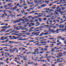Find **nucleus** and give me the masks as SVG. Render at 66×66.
<instances>
[{
  "instance_id": "nucleus-60",
  "label": "nucleus",
  "mask_w": 66,
  "mask_h": 66,
  "mask_svg": "<svg viewBox=\"0 0 66 66\" xmlns=\"http://www.w3.org/2000/svg\"><path fill=\"white\" fill-rule=\"evenodd\" d=\"M29 42H34V41L33 40H30V41H29Z\"/></svg>"
},
{
  "instance_id": "nucleus-34",
  "label": "nucleus",
  "mask_w": 66,
  "mask_h": 66,
  "mask_svg": "<svg viewBox=\"0 0 66 66\" xmlns=\"http://www.w3.org/2000/svg\"><path fill=\"white\" fill-rule=\"evenodd\" d=\"M57 55H58V56H63V55H60V54H58Z\"/></svg>"
},
{
  "instance_id": "nucleus-22",
  "label": "nucleus",
  "mask_w": 66,
  "mask_h": 66,
  "mask_svg": "<svg viewBox=\"0 0 66 66\" xmlns=\"http://www.w3.org/2000/svg\"><path fill=\"white\" fill-rule=\"evenodd\" d=\"M1 32H5V31H6V30L5 29H1Z\"/></svg>"
},
{
  "instance_id": "nucleus-42",
  "label": "nucleus",
  "mask_w": 66,
  "mask_h": 66,
  "mask_svg": "<svg viewBox=\"0 0 66 66\" xmlns=\"http://www.w3.org/2000/svg\"><path fill=\"white\" fill-rule=\"evenodd\" d=\"M52 32L53 33H54V32H56V31H55V30H52Z\"/></svg>"
},
{
  "instance_id": "nucleus-46",
  "label": "nucleus",
  "mask_w": 66,
  "mask_h": 66,
  "mask_svg": "<svg viewBox=\"0 0 66 66\" xmlns=\"http://www.w3.org/2000/svg\"><path fill=\"white\" fill-rule=\"evenodd\" d=\"M32 16H28V17H27V18H31V17H32Z\"/></svg>"
},
{
  "instance_id": "nucleus-18",
  "label": "nucleus",
  "mask_w": 66,
  "mask_h": 66,
  "mask_svg": "<svg viewBox=\"0 0 66 66\" xmlns=\"http://www.w3.org/2000/svg\"><path fill=\"white\" fill-rule=\"evenodd\" d=\"M57 43H59L60 44H62V43L60 42V40H57Z\"/></svg>"
},
{
  "instance_id": "nucleus-36",
  "label": "nucleus",
  "mask_w": 66,
  "mask_h": 66,
  "mask_svg": "<svg viewBox=\"0 0 66 66\" xmlns=\"http://www.w3.org/2000/svg\"><path fill=\"white\" fill-rule=\"evenodd\" d=\"M7 5H6L4 6V8H7Z\"/></svg>"
},
{
  "instance_id": "nucleus-30",
  "label": "nucleus",
  "mask_w": 66,
  "mask_h": 66,
  "mask_svg": "<svg viewBox=\"0 0 66 66\" xmlns=\"http://www.w3.org/2000/svg\"><path fill=\"white\" fill-rule=\"evenodd\" d=\"M45 3H49V1H45Z\"/></svg>"
},
{
  "instance_id": "nucleus-63",
  "label": "nucleus",
  "mask_w": 66,
  "mask_h": 66,
  "mask_svg": "<svg viewBox=\"0 0 66 66\" xmlns=\"http://www.w3.org/2000/svg\"><path fill=\"white\" fill-rule=\"evenodd\" d=\"M45 48H48V47H49V46H48V45H46V46H45Z\"/></svg>"
},
{
  "instance_id": "nucleus-51",
  "label": "nucleus",
  "mask_w": 66,
  "mask_h": 66,
  "mask_svg": "<svg viewBox=\"0 0 66 66\" xmlns=\"http://www.w3.org/2000/svg\"><path fill=\"white\" fill-rule=\"evenodd\" d=\"M49 34L48 33H45L44 34V35H48V34Z\"/></svg>"
},
{
  "instance_id": "nucleus-15",
  "label": "nucleus",
  "mask_w": 66,
  "mask_h": 66,
  "mask_svg": "<svg viewBox=\"0 0 66 66\" xmlns=\"http://www.w3.org/2000/svg\"><path fill=\"white\" fill-rule=\"evenodd\" d=\"M63 13H65V11H60V14L61 15H63Z\"/></svg>"
},
{
  "instance_id": "nucleus-9",
  "label": "nucleus",
  "mask_w": 66,
  "mask_h": 66,
  "mask_svg": "<svg viewBox=\"0 0 66 66\" xmlns=\"http://www.w3.org/2000/svg\"><path fill=\"white\" fill-rule=\"evenodd\" d=\"M9 43H8L9 44H13V43H14L13 41H9Z\"/></svg>"
},
{
  "instance_id": "nucleus-5",
  "label": "nucleus",
  "mask_w": 66,
  "mask_h": 66,
  "mask_svg": "<svg viewBox=\"0 0 66 66\" xmlns=\"http://www.w3.org/2000/svg\"><path fill=\"white\" fill-rule=\"evenodd\" d=\"M61 11V9H59V10H56L55 12H60Z\"/></svg>"
},
{
  "instance_id": "nucleus-38",
  "label": "nucleus",
  "mask_w": 66,
  "mask_h": 66,
  "mask_svg": "<svg viewBox=\"0 0 66 66\" xmlns=\"http://www.w3.org/2000/svg\"><path fill=\"white\" fill-rule=\"evenodd\" d=\"M38 20L39 21H42V19L40 18H38Z\"/></svg>"
},
{
  "instance_id": "nucleus-33",
  "label": "nucleus",
  "mask_w": 66,
  "mask_h": 66,
  "mask_svg": "<svg viewBox=\"0 0 66 66\" xmlns=\"http://www.w3.org/2000/svg\"><path fill=\"white\" fill-rule=\"evenodd\" d=\"M34 2L35 3H37V0H34Z\"/></svg>"
},
{
  "instance_id": "nucleus-7",
  "label": "nucleus",
  "mask_w": 66,
  "mask_h": 66,
  "mask_svg": "<svg viewBox=\"0 0 66 66\" xmlns=\"http://www.w3.org/2000/svg\"><path fill=\"white\" fill-rule=\"evenodd\" d=\"M43 35H44V32H42L39 35V36L42 37V36Z\"/></svg>"
},
{
  "instance_id": "nucleus-55",
  "label": "nucleus",
  "mask_w": 66,
  "mask_h": 66,
  "mask_svg": "<svg viewBox=\"0 0 66 66\" xmlns=\"http://www.w3.org/2000/svg\"><path fill=\"white\" fill-rule=\"evenodd\" d=\"M57 38L58 39H59V38H62V37L60 36H59L57 37Z\"/></svg>"
},
{
  "instance_id": "nucleus-54",
  "label": "nucleus",
  "mask_w": 66,
  "mask_h": 66,
  "mask_svg": "<svg viewBox=\"0 0 66 66\" xmlns=\"http://www.w3.org/2000/svg\"><path fill=\"white\" fill-rule=\"evenodd\" d=\"M0 64H2V65H3V64H4V63L3 62H1L0 63Z\"/></svg>"
},
{
  "instance_id": "nucleus-16",
  "label": "nucleus",
  "mask_w": 66,
  "mask_h": 66,
  "mask_svg": "<svg viewBox=\"0 0 66 66\" xmlns=\"http://www.w3.org/2000/svg\"><path fill=\"white\" fill-rule=\"evenodd\" d=\"M5 37H1V38L0 39V40H4V38Z\"/></svg>"
},
{
  "instance_id": "nucleus-62",
  "label": "nucleus",
  "mask_w": 66,
  "mask_h": 66,
  "mask_svg": "<svg viewBox=\"0 0 66 66\" xmlns=\"http://www.w3.org/2000/svg\"><path fill=\"white\" fill-rule=\"evenodd\" d=\"M45 23H42L41 24H40V25H41V26H43V25H44V24H45Z\"/></svg>"
},
{
  "instance_id": "nucleus-26",
  "label": "nucleus",
  "mask_w": 66,
  "mask_h": 66,
  "mask_svg": "<svg viewBox=\"0 0 66 66\" xmlns=\"http://www.w3.org/2000/svg\"><path fill=\"white\" fill-rule=\"evenodd\" d=\"M14 49L16 50V52H18L19 50L17 48H16L15 47H14Z\"/></svg>"
},
{
  "instance_id": "nucleus-57",
  "label": "nucleus",
  "mask_w": 66,
  "mask_h": 66,
  "mask_svg": "<svg viewBox=\"0 0 66 66\" xmlns=\"http://www.w3.org/2000/svg\"><path fill=\"white\" fill-rule=\"evenodd\" d=\"M51 15H50V16H52V15H53V14H54V15H55V13L54 14V13H51Z\"/></svg>"
},
{
  "instance_id": "nucleus-21",
  "label": "nucleus",
  "mask_w": 66,
  "mask_h": 66,
  "mask_svg": "<svg viewBox=\"0 0 66 66\" xmlns=\"http://www.w3.org/2000/svg\"><path fill=\"white\" fill-rule=\"evenodd\" d=\"M22 15L21 14H18L16 15L17 17H22Z\"/></svg>"
},
{
  "instance_id": "nucleus-44",
  "label": "nucleus",
  "mask_w": 66,
  "mask_h": 66,
  "mask_svg": "<svg viewBox=\"0 0 66 66\" xmlns=\"http://www.w3.org/2000/svg\"><path fill=\"white\" fill-rule=\"evenodd\" d=\"M10 53H13V52H12V49H11V50H10Z\"/></svg>"
},
{
  "instance_id": "nucleus-40",
  "label": "nucleus",
  "mask_w": 66,
  "mask_h": 66,
  "mask_svg": "<svg viewBox=\"0 0 66 66\" xmlns=\"http://www.w3.org/2000/svg\"><path fill=\"white\" fill-rule=\"evenodd\" d=\"M53 5V4L52 3H51L48 5V6H52V5Z\"/></svg>"
},
{
  "instance_id": "nucleus-2",
  "label": "nucleus",
  "mask_w": 66,
  "mask_h": 66,
  "mask_svg": "<svg viewBox=\"0 0 66 66\" xmlns=\"http://www.w3.org/2000/svg\"><path fill=\"white\" fill-rule=\"evenodd\" d=\"M27 39H28V38L21 39L20 38L18 39V40H27Z\"/></svg>"
},
{
  "instance_id": "nucleus-59",
  "label": "nucleus",
  "mask_w": 66,
  "mask_h": 66,
  "mask_svg": "<svg viewBox=\"0 0 66 66\" xmlns=\"http://www.w3.org/2000/svg\"><path fill=\"white\" fill-rule=\"evenodd\" d=\"M44 50L45 51H47V50H47V48H44Z\"/></svg>"
},
{
  "instance_id": "nucleus-20",
  "label": "nucleus",
  "mask_w": 66,
  "mask_h": 66,
  "mask_svg": "<svg viewBox=\"0 0 66 66\" xmlns=\"http://www.w3.org/2000/svg\"><path fill=\"white\" fill-rule=\"evenodd\" d=\"M64 27V26H60L59 28H62V29H63Z\"/></svg>"
},
{
  "instance_id": "nucleus-47",
  "label": "nucleus",
  "mask_w": 66,
  "mask_h": 66,
  "mask_svg": "<svg viewBox=\"0 0 66 66\" xmlns=\"http://www.w3.org/2000/svg\"><path fill=\"white\" fill-rule=\"evenodd\" d=\"M36 53L35 52H34L32 53H31V54H36Z\"/></svg>"
},
{
  "instance_id": "nucleus-3",
  "label": "nucleus",
  "mask_w": 66,
  "mask_h": 66,
  "mask_svg": "<svg viewBox=\"0 0 66 66\" xmlns=\"http://www.w3.org/2000/svg\"><path fill=\"white\" fill-rule=\"evenodd\" d=\"M22 19L21 18H20L19 19L16 20V22H20V21H22Z\"/></svg>"
},
{
  "instance_id": "nucleus-45",
  "label": "nucleus",
  "mask_w": 66,
  "mask_h": 66,
  "mask_svg": "<svg viewBox=\"0 0 66 66\" xmlns=\"http://www.w3.org/2000/svg\"><path fill=\"white\" fill-rule=\"evenodd\" d=\"M32 27V25H31V23H30L29 24V27Z\"/></svg>"
},
{
  "instance_id": "nucleus-28",
  "label": "nucleus",
  "mask_w": 66,
  "mask_h": 66,
  "mask_svg": "<svg viewBox=\"0 0 66 66\" xmlns=\"http://www.w3.org/2000/svg\"><path fill=\"white\" fill-rule=\"evenodd\" d=\"M54 49L53 48L51 50V52H54Z\"/></svg>"
},
{
  "instance_id": "nucleus-31",
  "label": "nucleus",
  "mask_w": 66,
  "mask_h": 66,
  "mask_svg": "<svg viewBox=\"0 0 66 66\" xmlns=\"http://www.w3.org/2000/svg\"><path fill=\"white\" fill-rule=\"evenodd\" d=\"M52 29H49V31L48 32H52Z\"/></svg>"
},
{
  "instance_id": "nucleus-58",
  "label": "nucleus",
  "mask_w": 66,
  "mask_h": 66,
  "mask_svg": "<svg viewBox=\"0 0 66 66\" xmlns=\"http://www.w3.org/2000/svg\"><path fill=\"white\" fill-rule=\"evenodd\" d=\"M46 60H48L47 62H50V59H46Z\"/></svg>"
},
{
  "instance_id": "nucleus-13",
  "label": "nucleus",
  "mask_w": 66,
  "mask_h": 66,
  "mask_svg": "<svg viewBox=\"0 0 66 66\" xmlns=\"http://www.w3.org/2000/svg\"><path fill=\"white\" fill-rule=\"evenodd\" d=\"M34 27H33L31 28H30V30L29 31V32H31V31H33V30L31 31V29H34Z\"/></svg>"
},
{
  "instance_id": "nucleus-8",
  "label": "nucleus",
  "mask_w": 66,
  "mask_h": 66,
  "mask_svg": "<svg viewBox=\"0 0 66 66\" xmlns=\"http://www.w3.org/2000/svg\"><path fill=\"white\" fill-rule=\"evenodd\" d=\"M40 43L41 44H47V42L45 41H44V42L42 41L40 42Z\"/></svg>"
},
{
  "instance_id": "nucleus-41",
  "label": "nucleus",
  "mask_w": 66,
  "mask_h": 66,
  "mask_svg": "<svg viewBox=\"0 0 66 66\" xmlns=\"http://www.w3.org/2000/svg\"><path fill=\"white\" fill-rule=\"evenodd\" d=\"M39 29V28L38 27H37L36 28L34 29V30H37V29Z\"/></svg>"
},
{
  "instance_id": "nucleus-35",
  "label": "nucleus",
  "mask_w": 66,
  "mask_h": 66,
  "mask_svg": "<svg viewBox=\"0 0 66 66\" xmlns=\"http://www.w3.org/2000/svg\"><path fill=\"white\" fill-rule=\"evenodd\" d=\"M49 27H50L48 25H46V27H45V28H49Z\"/></svg>"
},
{
  "instance_id": "nucleus-6",
  "label": "nucleus",
  "mask_w": 66,
  "mask_h": 66,
  "mask_svg": "<svg viewBox=\"0 0 66 66\" xmlns=\"http://www.w3.org/2000/svg\"><path fill=\"white\" fill-rule=\"evenodd\" d=\"M1 17L2 18H4V17H5V15L3 14H2L1 15Z\"/></svg>"
},
{
  "instance_id": "nucleus-61",
  "label": "nucleus",
  "mask_w": 66,
  "mask_h": 66,
  "mask_svg": "<svg viewBox=\"0 0 66 66\" xmlns=\"http://www.w3.org/2000/svg\"><path fill=\"white\" fill-rule=\"evenodd\" d=\"M5 56H7V53H5Z\"/></svg>"
},
{
  "instance_id": "nucleus-43",
  "label": "nucleus",
  "mask_w": 66,
  "mask_h": 66,
  "mask_svg": "<svg viewBox=\"0 0 66 66\" xmlns=\"http://www.w3.org/2000/svg\"><path fill=\"white\" fill-rule=\"evenodd\" d=\"M46 13H51V12L49 11H46Z\"/></svg>"
},
{
  "instance_id": "nucleus-1",
  "label": "nucleus",
  "mask_w": 66,
  "mask_h": 66,
  "mask_svg": "<svg viewBox=\"0 0 66 66\" xmlns=\"http://www.w3.org/2000/svg\"><path fill=\"white\" fill-rule=\"evenodd\" d=\"M29 19H28L27 18H25L23 19V21L24 22H28L29 21Z\"/></svg>"
},
{
  "instance_id": "nucleus-23",
  "label": "nucleus",
  "mask_w": 66,
  "mask_h": 66,
  "mask_svg": "<svg viewBox=\"0 0 66 66\" xmlns=\"http://www.w3.org/2000/svg\"><path fill=\"white\" fill-rule=\"evenodd\" d=\"M46 5L45 4H43L42 5H41V7H45Z\"/></svg>"
},
{
  "instance_id": "nucleus-29",
  "label": "nucleus",
  "mask_w": 66,
  "mask_h": 66,
  "mask_svg": "<svg viewBox=\"0 0 66 66\" xmlns=\"http://www.w3.org/2000/svg\"><path fill=\"white\" fill-rule=\"evenodd\" d=\"M13 38H12L11 39H16V37H15V36H13Z\"/></svg>"
},
{
  "instance_id": "nucleus-25",
  "label": "nucleus",
  "mask_w": 66,
  "mask_h": 66,
  "mask_svg": "<svg viewBox=\"0 0 66 66\" xmlns=\"http://www.w3.org/2000/svg\"><path fill=\"white\" fill-rule=\"evenodd\" d=\"M15 49L14 48H12V52L13 53L14 52V51H15Z\"/></svg>"
},
{
  "instance_id": "nucleus-53",
  "label": "nucleus",
  "mask_w": 66,
  "mask_h": 66,
  "mask_svg": "<svg viewBox=\"0 0 66 66\" xmlns=\"http://www.w3.org/2000/svg\"><path fill=\"white\" fill-rule=\"evenodd\" d=\"M27 3H28V4H32V3H30L28 1L27 2Z\"/></svg>"
},
{
  "instance_id": "nucleus-49",
  "label": "nucleus",
  "mask_w": 66,
  "mask_h": 66,
  "mask_svg": "<svg viewBox=\"0 0 66 66\" xmlns=\"http://www.w3.org/2000/svg\"><path fill=\"white\" fill-rule=\"evenodd\" d=\"M30 34H31V33H30L29 32L26 35H30Z\"/></svg>"
},
{
  "instance_id": "nucleus-11",
  "label": "nucleus",
  "mask_w": 66,
  "mask_h": 66,
  "mask_svg": "<svg viewBox=\"0 0 66 66\" xmlns=\"http://www.w3.org/2000/svg\"><path fill=\"white\" fill-rule=\"evenodd\" d=\"M12 4L11 3H9L7 4L8 6H9V7H12V6H13V5H12V6H10Z\"/></svg>"
},
{
  "instance_id": "nucleus-10",
  "label": "nucleus",
  "mask_w": 66,
  "mask_h": 66,
  "mask_svg": "<svg viewBox=\"0 0 66 66\" xmlns=\"http://www.w3.org/2000/svg\"><path fill=\"white\" fill-rule=\"evenodd\" d=\"M54 13L55 15H58V16H59L60 15V14L59 13L57 12L56 11H55Z\"/></svg>"
},
{
  "instance_id": "nucleus-14",
  "label": "nucleus",
  "mask_w": 66,
  "mask_h": 66,
  "mask_svg": "<svg viewBox=\"0 0 66 66\" xmlns=\"http://www.w3.org/2000/svg\"><path fill=\"white\" fill-rule=\"evenodd\" d=\"M17 9V6H16L15 7H14L13 8H11V9H13V10H16Z\"/></svg>"
},
{
  "instance_id": "nucleus-19",
  "label": "nucleus",
  "mask_w": 66,
  "mask_h": 66,
  "mask_svg": "<svg viewBox=\"0 0 66 66\" xmlns=\"http://www.w3.org/2000/svg\"><path fill=\"white\" fill-rule=\"evenodd\" d=\"M39 34H38L37 32L35 33V35L36 36H38Z\"/></svg>"
},
{
  "instance_id": "nucleus-52",
  "label": "nucleus",
  "mask_w": 66,
  "mask_h": 66,
  "mask_svg": "<svg viewBox=\"0 0 66 66\" xmlns=\"http://www.w3.org/2000/svg\"><path fill=\"white\" fill-rule=\"evenodd\" d=\"M54 19V16H53L51 18V19L52 20L53 19Z\"/></svg>"
},
{
  "instance_id": "nucleus-32",
  "label": "nucleus",
  "mask_w": 66,
  "mask_h": 66,
  "mask_svg": "<svg viewBox=\"0 0 66 66\" xmlns=\"http://www.w3.org/2000/svg\"><path fill=\"white\" fill-rule=\"evenodd\" d=\"M66 31V29H62L61 30V31Z\"/></svg>"
},
{
  "instance_id": "nucleus-39",
  "label": "nucleus",
  "mask_w": 66,
  "mask_h": 66,
  "mask_svg": "<svg viewBox=\"0 0 66 66\" xmlns=\"http://www.w3.org/2000/svg\"><path fill=\"white\" fill-rule=\"evenodd\" d=\"M11 27V26H9L7 27L6 28V29H9Z\"/></svg>"
},
{
  "instance_id": "nucleus-12",
  "label": "nucleus",
  "mask_w": 66,
  "mask_h": 66,
  "mask_svg": "<svg viewBox=\"0 0 66 66\" xmlns=\"http://www.w3.org/2000/svg\"><path fill=\"white\" fill-rule=\"evenodd\" d=\"M43 14L42 13H39V15L38 16V17H42V16L43 15Z\"/></svg>"
},
{
  "instance_id": "nucleus-27",
  "label": "nucleus",
  "mask_w": 66,
  "mask_h": 66,
  "mask_svg": "<svg viewBox=\"0 0 66 66\" xmlns=\"http://www.w3.org/2000/svg\"><path fill=\"white\" fill-rule=\"evenodd\" d=\"M2 29H6V26H4L2 27Z\"/></svg>"
},
{
  "instance_id": "nucleus-50",
  "label": "nucleus",
  "mask_w": 66,
  "mask_h": 66,
  "mask_svg": "<svg viewBox=\"0 0 66 66\" xmlns=\"http://www.w3.org/2000/svg\"><path fill=\"white\" fill-rule=\"evenodd\" d=\"M51 56H49L47 57L46 58H50V59H51Z\"/></svg>"
},
{
  "instance_id": "nucleus-64",
  "label": "nucleus",
  "mask_w": 66,
  "mask_h": 66,
  "mask_svg": "<svg viewBox=\"0 0 66 66\" xmlns=\"http://www.w3.org/2000/svg\"><path fill=\"white\" fill-rule=\"evenodd\" d=\"M23 60H27V58H24L23 59Z\"/></svg>"
},
{
  "instance_id": "nucleus-24",
  "label": "nucleus",
  "mask_w": 66,
  "mask_h": 66,
  "mask_svg": "<svg viewBox=\"0 0 66 66\" xmlns=\"http://www.w3.org/2000/svg\"><path fill=\"white\" fill-rule=\"evenodd\" d=\"M8 37H9V36H7L5 38H4V39H7V40H8V39H9L8 38Z\"/></svg>"
},
{
  "instance_id": "nucleus-37",
  "label": "nucleus",
  "mask_w": 66,
  "mask_h": 66,
  "mask_svg": "<svg viewBox=\"0 0 66 66\" xmlns=\"http://www.w3.org/2000/svg\"><path fill=\"white\" fill-rule=\"evenodd\" d=\"M62 11H64V10L65 9V8L64 7H63L62 8Z\"/></svg>"
},
{
  "instance_id": "nucleus-4",
  "label": "nucleus",
  "mask_w": 66,
  "mask_h": 66,
  "mask_svg": "<svg viewBox=\"0 0 66 66\" xmlns=\"http://www.w3.org/2000/svg\"><path fill=\"white\" fill-rule=\"evenodd\" d=\"M36 24L35 26V27H37V26H38L40 25V23L38 22H37L36 23Z\"/></svg>"
},
{
  "instance_id": "nucleus-56",
  "label": "nucleus",
  "mask_w": 66,
  "mask_h": 66,
  "mask_svg": "<svg viewBox=\"0 0 66 66\" xmlns=\"http://www.w3.org/2000/svg\"><path fill=\"white\" fill-rule=\"evenodd\" d=\"M13 23H16L17 22V21L16 20H15L13 22Z\"/></svg>"
},
{
  "instance_id": "nucleus-48",
  "label": "nucleus",
  "mask_w": 66,
  "mask_h": 66,
  "mask_svg": "<svg viewBox=\"0 0 66 66\" xmlns=\"http://www.w3.org/2000/svg\"><path fill=\"white\" fill-rule=\"evenodd\" d=\"M39 43L38 42L37 43L35 44V45L37 46V45H39Z\"/></svg>"
},
{
  "instance_id": "nucleus-17",
  "label": "nucleus",
  "mask_w": 66,
  "mask_h": 66,
  "mask_svg": "<svg viewBox=\"0 0 66 66\" xmlns=\"http://www.w3.org/2000/svg\"><path fill=\"white\" fill-rule=\"evenodd\" d=\"M23 27H24L23 28H21V29H24V28H26V27H27V25H25L23 26Z\"/></svg>"
}]
</instances>
